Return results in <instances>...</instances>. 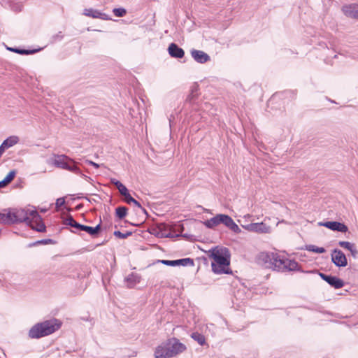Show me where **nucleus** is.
Returning <instances> with one entry per match:
<instances>
[{
  "label": "nucleus",
  "instance_id": "423d86ee",
  "mask_svg": "<svg viewBox=\"0 0 358 358\" xmlns=\"http://www.w3.org/2000/svg\"><path fill=\"white\" fill-rule=\"evenodd\" d=\"M27 226L38 232H45L46 231V227L42 220L41 216L34 208L31 210L30 222Z\"/></svg>",
  "mask_w": 358,
  "mask_h": 358
},
{
  "label": "nucleus",
  "instance_id": "c756f323",
  "mask_svg": "<svg viewBox=\"0 0 358 358\" xmlns=\"http://www.w3.org/2000/svg\"><path fill=\"white\" fill-rule=\"evenodd\" d=\"M132 234L131 231H127L125 233H122L120 231H115L113 235L118 238L125 239Z\"/></svg>",
  "mask_w": 358,
  "mask_h": 358
},
{
  "label": "nucleus",
  "instance_id": "ddd939ff",
  "mask_svg": "<svg viewBox=\"0 0 358 358\" xmlns=\"http://www.w3.org/2000/svg\"><path fill=\"white\" fill-rule=\"evenodd\" d=\"M342 11L346 17L358 19V4L343 6L342 7Z\"/></svg>",
  "mask_w": 358,
  "mask_h": 358
},
{
  "label": "nucleus",
  "instance_id": "864d4df0",
  "mask_svg": "<svg viewBox=\"0 0 358 358\" xmlns=\"http://www.w3.org/2000/svg\"><path fill=\"white\" fill-rule=\"evenodd\" d=\"M180 227H181L182 229H183V225H180Z\"/></svg>",
  "mask_w": 358,
  "mask_h": 358
},
{
  "label": "nucleus",
  "instance_id": "c03bdc74",
  "mask_svg": "<svg viewBox=\"0 0 358 358\" xmlns=\"http://www.w3.org/2000/svg\"><path fill=\"white\" fill-rule=\"evenodd\" d=\"M114 183H115V186H116V187L117 188L118 190L120 189V186H123L124 185L121 182H120L118 180H116Z\"/></svg>",
  "mask_w": 358,
  "mask_h": 358
},
{
  "label": "nucleus",
  "instance_id": "603ef678",
  "mask_svg": "<svg viewBox=\"0 0 358 358\" xmlns=\"http://www.w3.org/2000/svg\"><path fill=\"white\" fill-rule=\"evenodd\" d=\"M46 210V208H41V212L45 213Z\"/></svg>",
  "mask_w": 358,
  "mask_h": 358
},
{
  "label": "nucleus",
  "instance_id": "a19ab883",
  "mask_svg": "<svg viewBox=\"0 0 358 358\" xmlns=\"http://www.w3.org/2000/svg\"><path fill=\"white\" fill-rule=\"evenodd\" d=\"M350 252L351 255L356 259L358 256V251L354 245L352 249L349 250Z\"/></svg>",
  "mask_w": 358,
  "mask_h": 358
},
{
  "label": "nucleus",
  "instance_id": "58836bf2",
  "mask_svg": "<svg viewBox=\"0 0 358 358\" xmlns=\"http://www.w3.org/2000/svg\"><path fill=\"white\" fill-rule=\"evenodd\" d=\"M94 237L97 236L101 230V221L94 227H93Z\"/></svg>",
  "mask_w": 358,
  "mask_h": 358
},
{
  "label": "nucleus",
  "instance_id": "3c124183",
  "mask_svg": "<svg viewBox=\"0 0 358 358\" xmlns=\"http://www.w3.org/2000/svg\"><path fill=\"white\" fill-rule=\"evenodd\" d=\"M135 205L138 206V207H141V203H138V202H136V203H134Z\"/></svg>",
  "mask_w": 358,
  "mask_h": 358
},
{
  "label": "nucleus",
  "instance_id": "a878e982",
  "mask_svg": "<svg viewBox=\"0 0 358 358\" xmlns=\"http://www.w3.org/2000/svg\"><path fill=\"white\" fill-rule=\"evenodd\" d=\"M191 338L196 341L200 345H203L206 344L205 336L199 332H193L191 334Z\"/></svg>",
  "mask_w": 358,
  "mask_h": 358
},
{
  "label": "nucleus",
  "instance_id": "a211bd4d",
  "mask_svg": "<svg viewBox=\"0 0 358 358\" xmlns=\"http://www.w3.org/2000/svg\"><path fill=\"white\" fill-rule=\"evenodd\" d=\"M85 199L87 200V201H91V200L87 196H84L83 194H67L66 196L57 198L55 201H74L77 199Z\"/></svg>",
  "mask_w": 358,
  "mask_h": 358
},
{
  "label": "nucleus",
  "instance_id": "cd10ccee",
  "mask_svg": "<svg viewBox=\"0 0 358 358\" xmlns=\"http://www.w3.org/2000/svg\"><path fill=\"white\" fill-rule=\"evenodd\" d=\"M265 228L266 226L262 222L251 224L249 226L250 230L255 232H264Z\"/></svg>",
  "mask_w": 358,
  "mask_h": 358
},
{
  "label": "nucleus",
  "instance_id": "c9c22d12",
  "mask_svg": "<svg viewBox=\"0 0 358 358\" xmlns=\"http://www.w3.org/2000/svg\"><path fill=\"white\" fill-rule=\"evenodd\" d=\"M80 231H85L90 236L94 237L93 227L83 224Z\"/></svg>",
  "mask_w": 358,
  "mask_h": 358
},
{
  "label": "nucleus",
  "instance_id": "4be33fe9",
  "mask_svg": "<svg viewBox=\"0 0 358 358\" xmlns=\"http://www.w3.org/2000/svg\"><path fill=\"white\" fill-rule=\"evenodd\" d=\"M64 224L66 225H69L71 227H73L74 229L80 231L83 224L77 222L72 216L68 217L64 221Z\"/></svg>",
  "mask_w": 358,
  "mask_h": 358
},
{
  "label": "nucleus",
  "instance_id": "7ed1b4c3",
  "mask_svg": "<svg viewBox=\"0 0 358 358\" xmlns=\"http://www.w3.org/2000/svg\"><path fill=\"white\" fill-rule=\"evenodd\" d=\"M186 346L176 338H171L157 346L155 351V358H171L182 353Z\"/></svg>",
  "mask_w": 358,
  "mask_h": 358
},
{
  "label": "nucleus",
  "instance_id": "393cba45",
  "mask_svg": "<svg viewBox=\"0 0 358 358\" xmlns=\"http://www.w3.org/2000/svg\"><path fill=\"white\" fill-rule=\"evenodd\" d=\"M7 49L11 52L20 54V55H31L36 53L38 50H26L17 48H7Z\"/></svg>",
  "mask_w": 358,
  "mask_h": 358
},
{
  "label": "nucleus",
  "instance_id": "dca6fc26",
  "mask_svg": "<svg viewBox=\"0 0 358 358\" xmlns=\"http://www.w3.org/2000/svg\"><path fill=\"white\" fill-rule=\"evenodd\" d=\"M275 257H273V261L272 262V269L276 271H283L285 269L287 259H282L280 257L275 253Z\"/></svg>",
  "mask_w": 358,
  "mask_h": 358
},
{
  "label": "nucleus",
  "instance_id": "c85d7f7f",
  "mask_svg": "<svg viewBox=\"0 0 358 358\" xmlns=\"http://www.w3.org/2000/svg\"><path fill=\"white\" fill-rule=\"evenodd\" d=\"M176 260H177V266H194V260L189 257L179 259H176Z\"/></svg>",
  "mask_w": 358,
  "mask_h": 358
},
{
  "label": "nucleus",
  "instance_id": "f03ea898",
  "mask_svg": "<svg viewBox=\"0 0 358 358\" xmlns=\"http://www.w3.org/2000/svg\"><path fill=\"white\" fill-rule=\"evenodd\" d=\"M209 257L213 259L211 263L212 271L216 274H229L231 271L229 268L230 264V253L227 248H213L209 250Z\"/></svg>",
  "mask_w": 358,
  "mask_h": 358
},
{
  "label": "nucleus",
  "instance_id": "8fccbe9b",
  "mask_svg": "<svg viewBox=\"0 0 358 358\" xmlns=\"http://www.w3.org/2000/svg\"><path fill=\"white\" fill-rule=\"evenodd\" d=\"M55 37L59 38V40L62 38V36H59V34L56 35Z\"/></svg>",
  "mask_w": 358,
  "mask_h": 358
},
{
  "label": "nucleus",
  "instance_id": "9d476101",
  "mask_svg": "<svg viewBox=\"0 0 358 358\" xmlns=\"http://www.w3.org/2000/svg\"><path fill=\"white\" fill-rule=\"evenodd\" d=\"M68 159H69L66 155H59L54 160L53 164L57 167L72 171H76L78 170L77 167L75 165H70L67 162Z\"/></svg>",
  "mask_w": 358,
  "mask_h": 358
},
{
  "label": "nucleus",
  "instance_id": "e433bc0d",
  "mask_svg": "<svg viewBox=\"0 0 358 358\" xmlns=\"http://www.w3.org/2000/svg\"><path fill=\"white\" fill-rule=\"evenodd\" d=\"M36 243H39V245L55 244V241L52 239L47 238L38 240L36 241Z\"/></svg>",
  "mask_w": 358,
  "mask_h": 358
},
{
  "label": "nucleus",
  "instance_id": "37998d69",
  "mask_svg": "<svg viewBox=\"0 0 358 358\" xmlns=\"http://www.w3.org/2000/svg\"><path fill=\"white\" fill-rule=\"evenodd\" d=\"M87 163L90 164V165H92L93 166H94L95 168H99V165L92 161H87Z\"/></svg>",
  "mask_w": 358,
  "mask_h": 358
},
{
  "label": "nucleus",
  "instance_id": "b1692460",
  "mask_svg": "<svg viewBox=\"0 0 358 358\" xmlns=\"http://www.w3.org/2000/svg\"><path fill=\"white\" fill-rule=\"evenodd\" d=\"M118 191L121 195L124 197L125 201H137L134 197L131 196L128 189L125 185L120 186V188Z\"/></svg>",
  "mask_w": 358,
  "mask_h": 358
},
{
  "label": "nucleus",
  "instance_id": "7c9ffc66",
  "mask_svg": "<svg viewBox=\"0 0 358 358\" xmlns=\"http://www.w3.org/2000/svg\"><path fill=\"white\" fill-rule=\"evenodd\" d=\"M179 236H183L187 237V234H173L171 232L166 231L165 234H158V238H174V237H179Z\"/></svg>",
  "mask_w": 358,
  "mask_h": 358
},
{
  "label": "nucleus",
  "instance_id": "09e8293b",
  "mask_svg": "<svg viewBox=\"0 0 358 358\" xmlns=\"http://www.w3.org/2000/svg\"><path fill=\"white\" fill-rule=\"evenodd\" d=\"M83 207V205L82 204H79L76 206V209L77 210H80L81 208Z\"/></svg>",
  "mask_w": 358,
  "mask_h": 358
},
{
  "label": "nucleus",
  "instance_id": "0eeeda50",
  "mask_svg": "<svg viewBox=\"0 0 358 358\" xmlns=\"http://www.w3.org/2000/svg\"><path fill=\"white\" fill-rule=\"evenodd\" d=\"M331 259L337 267H345L348 265L347 257L340 249L335 248L331 251Z\"/></svg>",
  "mask_w": 358,
  "mask_h": 358
},
{
  "label": "nucleus",
  "instance_id": "6ab92c4d",
  "mask_svg": "<svg viewBox=\"0 0 358 358\" xmlns=\"http://www.w3.org/2000/svg\"><path fill=\"white\" fill-rule=\"evenodd\" d=\"M169 230V227L166 224L159 223L155 227L152 228L150 233L158 237V234H165Z\"/></svg>",
  "mask_w": 358,
  "mask_h": 358
},
{
  "label": "nucleus",
  "instance_id": "f257e3e1",
  "mask_svg": "<svg viewBox=\"0 0 358 358\" xmlns=\"http://www.w3.org/2000/svg\"><path fill=\"white\" fill-rule=\"evenodd\" d=\"M31 208H9L0 212V222L6 225L25 223L29 224Z\"/></svg>",
  "mask_w": 358,
  "mask_h": 358
},
{
  "label": "nucleus",
  "instance_id": "39448f33",
  "mask_svg": "<svg viewBox=\"0 0 358 358\" xmlns=\"http://www.w3.org/2000/svg\"><path fill=\"white\" fill-rule=\"evenodd\" d=\"M203 224L208 229H214L219 224H222L236 234H238L241 231V229L234 222L233 219L226 214H217L210 219L204 221Z\"/></svg>",
  "mask_w": 358,
  "mask_h": 358
},
{
  "label": "nucleus",
  "instance_id": "f704fd0d",
  "mask_svg": "<svg viewBox=\"0 0 358 358\" xmlns=\"http://www.w3.org/2000/svg\"><path fill=\"white\" fill-rule=\"evenodd\" d=\"M157 262L161 263L166 266H178L176 259V260L162 259V260H158Z\"/></svg>",
  "mask_w": 358,
  "mask_h": 358
},
{
  "label": "nucleus",
  "instance_id": "5701e85b",
  "mask_svg": "<svg viewBox=\"0 0 358 358\" xmlns=\"http://www.w3.org/2000/svg\"><path fill=\"white\" fill-rule=\"evenodd\" d=\"M301 249L308 250L309 252H313L318 254H322L326 252V249L323 247H317L315 245H306L304 248Z\"/></svg>",
  "mask_w": 358,
  "mask_h": 358
},
{
  "label": "nucleus",
  "instance_id": "49530a36",
  "mask_svg": "<svg viewBox=\"0 0 358 358\" xmlns=\"http://www.w3.org/2000/svg\"><path fill=\"white\" fill-rule=\"evenodd\" d=\"M39 245V243H36V241L34 242V243H31L29 245V247H33V246H36Z\"/></svg>",
  "mask_w": 358,
  "mask_h": 358
},
{
  "label": "nucleus",
  "instance_id": "de8ad7c7",
  "mask_svg": "<svg viewBox=\"0 0 358 358\" xmlns=\"http://www.w3.org/2000/svg\"><path fill=\"white\" fill-rule=\"evenodd\" d=\"M107 241H102V243H99V244H97L96 246H100V245H104Z\"/></svg>",
  "mask_w": 358,
  "mask_h": 358
},
{
  "label": "nucleus",
  "instance_id": "6e6552de",
  "mask_svg": "<svg viewBox=\"0 0 358 358\" xmlns=\"http://www.w3.org/2000/svg\"><path fill=\"white\" fill-rule=\"evenodd\" d=\"M318 225L324 227L334 231L345 233L348 231L347 225L338 221L320 222H318Z\"/></svg>",
  "mask_w": 358,
  "mask_h": 358
},
{
  "label": "nucleus",
  "instance_id": "2f4dec72",
  "mask_svg": "<svg viewBox=\"0 0 358 358\" xmlns=\"http://www.w3.org/2000/svg\"><path fill=\"white\" fill-rule=\"evenodd\" d=\"M17 173V171L15 170L10 171L8 175L6 176V178L3 179L4 182L8 185L15 178V175Z\"/></svg>",
  "mask_w": 358,
  "mask_h": 358
},
{
  "label": "nucleus",
  "instance_id": "a18cd8bd",
  "mask_svg": "<svg viewBox=\"0 0 358 358\" xmlns=\"http://www.w3.org/2000/svg\"><path fill=\"white\" fill-rule=\"evenodd\" d=\"M8 185L4 182L3 180H2L1 181H0V188H3V187H5L6 186H7Z\"/></svg>",
  "mask_w": 358,
  "mask_h": 358
},
{
  "label": "nucleus",
  "instance_id": "20e7f679",
  "mask_svg": "<svg viewBox=\"0 0 358 358\" xmlns=\"http://www.w3.org/2000/svg\"><path fill=\"white\" fill-rule=\"evenodd\" d=\"M61 325L62 323L57 319L38 322L29 329L28 336L30 338L38 339L53 334Z\"/></svg>",
  "mask_w": 358,
  "mask_h": 358
},
{
  "label": "nucleus",
  "instance_id": "ea45409f",
  "mask_svg": "<svg viewBox=\"0 0 358 358\" xmlns=\"http://www.w3.org/2000/svg\"><path fill=\"white\" fill-rule=\"evenodd\" d=\"M20 278H21V275L19 273H13L11 275V280L14 283H17V282H19Z\"/></svg>",
  "mask_w": 358,
  "mask_h": 358
},
{
  "label": "nucleus",
  "instance_id": "79ce46f5",
  "mask_svg": "<svg viewBox=\"0 0 358 358\" xmlns=\"http://www.w3.org/2000/svg\"><path fill=\"white\" fill-rule=\"evenodd\" d=\"M57 208L66 207L68 203H55Z\"/></svg>",
  "mask_w": 358,
  "mask_h": 358
},
{
  "label": "nucleus",
  "instance_id": "4c0bfd02",
  "mask_svg": "<svg viewBox=\"0 0 358 358\" xmlns=\"http://www.w3.org/2000/svg\"><path fill=\"white\" fill-rule=\"evenodd\" d=\"M280 94L279 93L274 94L268 101V106L273 104L276 101H278L280 98Z\"/></svg>",
  "mask_w": 358,
  "mask_h": 358
},
{
  "label": "nucleus",
  "instance_id": "4468645a",
  "mask_svg": "<svg viewBox=\"0 0 358 358\" xmlns=\"http://www.w3.org/2000/svg\"><path fill=\"white\" fill-rule=\"evenodd\" d=\"M168 52L171 57L177 59H181L185 55V51L177 44L172 43L168 48Z\"/></svg>",
  "mask_w": 358,
  "mask_h": 358
},
{
  "label": "nucleus",
  "instance_id": "473e14b6",
  "mask_svg": "<svg viewBox=\"0 0 358 358\" xmlns=\"http://www.w3.org/2000/svg\"><path fill=\"white\" fill-rule=\"evenodd\" d=\"M113 13L116 17H123L126 15L127 10L123 8H115L113 10Z\"/></svg>",
  "mask_w": 358,
  "mask_h": 358
},
{
  "label": "nucleus",
  "instance_id": "2eb2a0df",
  "mask_svg": "<svg viewBox=\"0 0 358 358\" xmlns=\"http://www.w3.org/2000/svg\"><path fill=\"white\" fill-rule=\"evenodd\" d=\"M191 55L196 62L200 64H204L210 59V56L201 50H192Z\"/></svg>",
  "mask_w": 358,
  "mask_h": 358
},
{
  "label": "nucleus",
  "instance_id": "f3484780",
  "mask_svg": "<svg viewBox=\"0 0 358 358\" xmlns=\"http://www.w3.org/2000/svg\"><path fill=\"white\" fill-rule=\"evenodd\" d=\"M141 277L139 274L136 273H131L128 275L124 281L126 282L127 287L129 288L134 287L138 283L140 282Z\"/></svg>",
  "mask_w": 358,
  "mask_h": 358
},
{
  "label": "nucleus",
  "instance_id": "72a5a7b5",
  "mask_svg": "<svg viewBox=\"0 0 358 358\" xmlns=\"http://www.w3.org/2000/svg\"><path fill=\"white\" fill-rule=\"evenodd\" d=\"M338 245L344 249L350 250L354 246V243L348 241H341L338 243Z\"/></svg>",
  "mask_w": 358,
  "mask_h": 358
},
{
  "label": "nucleus",
  "instance_id": "f8f14e48",
  "mask_svg": "<svg viewBox=\"0 0 358 358\" xmlns=\"http://www.w3.org/2000/svg\"><path fill=\"white\" fill-rule=\"evenodd\" d=\"M83 15L92 18H98L103 20H110L111 17L106 13H102L99 10L94 8H85L83 10Z\"/></svg>",
  "mask_w": 358,
  "mask_h": 358
},
{
  "label": "nucleus",
  "instance_id": "9b49d317",
  "mask_svg": "<svg viewBox=\"0 0 358 358\" xmlns=\"http://www.w3.org/2000/svg\"><path fill=\"white\" fill-rule=\"evenodd\" d=\"M274 254L273 252H261L257 257L258 263L266 268H272Z\"/></svg>",
  "mask_w": 358,
  "mask_h": 358
},
{
  "label": "nucleus",
  "instance_id": "bb28decb",
  "mask_svg": "<svg viewBox=\"0 0 358 358\" xmlns=\"http://www.w3.org/2000/svg\"><path fill=\"white\" fill-rule=\"evenodd\" d=\"M128 208L125 206H119L115 209V216L119 220L123 219L127 214Z\"/></svg>",
  "mask_w": 358,
  "mask_h": 358
},
{
  "label": "nucleus",
  "instance_id": "412c9836",
  "mask_svg": "<svg viewBox=\"0 0 358 358\" xmlns=\"http://www.w3.org/2000/svg\"><path fill=\"white\" fill-rule=\"evenodd\" d=\"M19 142V138L17 136H11L5 139L1 143L6 149H8Z\"/></svg>",
  "mask_w": 358,
  "mask_h": 358
},
{
  "label": "nucleus",
  "instance_id": "aec40b11",
  "mask_svg": "<svg viewBox=\"0 0 358 358\" xmlns=\"http://www.w3.org/2000/svg\"><path fill=\"white\" fill-rule=\"evenodd\" d=\"M285 270L289 271H300L304 272L299 266V263L294 259H287V264Z\"/></svg>",
  "mask_w": 358,
  "mask_h": 358
},
{
  "label": "nucleus",
  "instance_id": "1a4fd4ad",
  "mask_svg": "<svg viewBox=\"0 0 358 358\" xmlns=\"http://www.w3.org/2000/svg\"><path fill=\"white\" fill-rule=\"evenodd\" d=\"M320 278L335 289H340L344 286V281L337 276L319 273Z\"/></svg>",
  "mask_w": 358,
  "mask_h": 358
}]
</instances>
